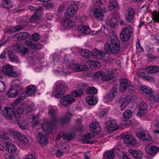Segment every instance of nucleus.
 Listing matches in <instances>:
<instances>
[{"label":"nucleus","mask_w":159,"mask_h":159,"mask_svg":"<svg viewBox=\"0 0 159 159\" xmlns=\"http://www.w3.org/2000/svg\"><path fill=\"white\" fill-rule=\"evenodd\" d=\"M48 112L52 118L51 121H48L43 123V128L44 131L49 130L57 123L59 122L62 124L68 123L70 119L71 115L70 113H66L65 116L59 120L57 117L56 110L52 108L49 109Z\"/></svg>","instance_id":"f257e3e1"},{"label":"nucleus","mask_w":159,"mask_h":159,"mask_svg":"<svg viewBox=\"0 0 159 159\" xmlns=\"http://www.w3.org/2000/svg\"><path fill=\"white\" fill-rule=\"evenodd\" d=\"M110 39L107 40L104 51L107 54H116L120 50L119 41L116 35L112 32L110 34Z\"/></svg>","instance_id":"f03ea898"},{"label":"nucleus","mask_w":159,"mask_h":159,"mask_svg":"<svg viewBox=\"0 0 159 159\" xmlns=\"http://www.w3.org/2000/svg\"><path fill=\"white\" fill-rule=\"evenodd\" d=\"M67 89V86L64 82L58 81L55 83L52 94L55 98H60L65 95Z\"/></svg>","instance_id":"7ed1b4c3"},{"label":"nucleus","mask_w":159,"mask_h":159,"mask_svg":"<svg viewBox=\"0 0 159 159\" xmlns=\"http://www.w3.org/2000/svg\"><path fill=\"white\" fill-rule=\"evenodd\" d=\"M95 5L96 6L100 7L102 9L95 8L92 10V13L95 18L102 20L104 18L103 11L102 9H104L103 6L106 3L104 0H93Z\"/></svg>","instance_id":"20e7f679"},{"label":"nucleus","mask_w":159,"mask_h":159,"mask_svg":"<svg viewBox=\"0 0 159 159\" xmlns=\"http://www.w3.org/2000/svg\"><path fill=\"white\" fill-rule=\"evenodd\" d=\"M134 29L131 26H129L122 29L120 33V38L123 42L129 40L132 35Z\"/></svg>","instance_id":"39448f33"},{"label":"nucleus","mask_w":159,"mask_h":159,"mask_svg":"<svg viewBox=\"0 0 159 159\" xmlns=\"http://www.w3.org/2000/svg\"><path fill=\"white\" fill-rule=\"evenodd\" d=\"M117 85H115L108 93L106 94L104 97L105 102L107 103L111 102L114 99V97L117 95Z\"/></svg>","instance_id":"423d86ee"},{"label":"nucleus","mask_w":159,"mask_h":159,"mask_svg":"<svg viewBox=\"0 0 159 159\" xmlns=\"http://www.w3.org/2000/svg\"><path fill=\"white\" fill-rule=\"evenodd\" d=\"M122 138L124 142L128 145V146L130 147L134 146L136 144L137 141L135 138L130 135L127 134L126 133L122 134Z\"/></svg>","instance_id":"0eeeda50"},{"label":"nucleus","mask_w":159,"mask_h":159,"mask_svg":"<svg viewBox=\"0 0 159 159\" xmlns=\"http://www.w3.org/2000/svg\"><path fill=\"white\" fill-rule=\"evenodd\" d=\"M13 70L12 66L9 64L4 65L2 68V71L5 75L10 77H15L17 76V74L13 71Z\"/></svg>","instance_id":"6e6552de"},{"label":"nucleus","mask_w":159,"mask_h":159,"mask_svg":"<svg viewBox=\"0 0 159 159\" xmlns=\"http://www.w3.org/2000/svg\"><path fill=\"white\" fill-rule=\"evenodd\" d=\"M0 113L7 119L11 120L13 119V110L10 108L5 107L3 109L0 107Z\"/></svg>","instance_id":"1a4fd4ad"},{"label":"nucleus","mask_w":159,"mask_h":159,"mask_svg":"<svg viewBox=\"0 0 159 159\" xmlns=\"http://www.w3.org/2000/svg\"><path fill=\"white\" fill-rule=\"evenodd\" d=\"M78 10V7L75 4L70 6L65 13V16L67 18L70 19L73 17Z\"/></svg>","instance_id":"9d476101"},{"label":"nucleus","mask_w":159,"mask_h":159,"mask_svg":"<svg viewBox=\"0 0 159 159\" xmlns=\"http://www.w3.org/2000/svg\"><path fill=\"white\" fill-rule=\"evenodd\" d=\"M105 130L107 132H111L116 130L118 126L115 120H111L107 122L104 125Z\"/></svg>","instance_id":"9b49d317"},{"label":"nucleus","mask_w":159,"mask_h":159,"mask_svg":"<svg viewBox=\"0 0 159 159\" xmlns=\"http://www.w3.org/2000/svg\"><path fill=\"white\" fill-rule=\"evenodd\" d=\"M137 138L141 140L149 141L151 140V137L149 133L145 130H142L136 134Z\"/></svg>","instance_id":"f8f14e48"},{"label":"nucleus","mask_w":159,"mask_h":159,"mask_svg":"<svg viewBox=\"0 0 159 159\" xmlns=\"http://www.w3.org/2000/svg\"><path fill=\"white\" fill-rule=\"evenodd\" d=\"M135 14V11L133 8H129L125 13L126 20L129 22H132L134 19Z\"/></svg>","instance_id":"ddd939ff"},{"label":"nucleus","mask_w":159,"mask_h":159,"mask_svg":"<svg viewBox=\"0 0 159 159\" xmlns=\"http://www.w3.org/2000/svg\"><path fill=\"white\" fill-rule=\"evenodd\" d=\"M75 100V99L71 95H67L61 100L60 102L62 105L65 106L71 104Z\"/></svg>","instance_id":"4468645a"},{"label":"nucleus","mask_w":159,"mask_h":159,"mask_svg":"<svg viewBox=\"0 0 159 159\" xmlns=\"http://www.w3.org/2000/svg\"><path fill=\"white\" fill-rule=\"evenodd\" d=\"M93 58L94 59H103L106 55L105 53L102 51L98 50L97 49L93 50Z\"/></svg>","instance_id":"2eb2a0df"},{"label":"nucleus","mask_w":159,"mask_h":159,"mask_svg":"<svg viewBox=\"0 0 159 159\" xmlns=\"http://www.w3.org/2000/svg\"><path fill=\"white\" fill-rule=\"evenodd\" d=\"M114 71L111 69H108L104 73L101 78L102 80L107 81L110 80L114 77Z\"/></svg>","instance_id":"dca6fc26"},{"label":"nucleus","mask_w":159,"mask_h":159,"mask_svg":"<svg viewBox=\"0 0 159 159\" xmlns=\"http://www.w3.org/2000/svg\"><path fill=\"white\" fill-rule=\"evenodd\" d=\"M37 139L39 143L42 146H45L48 143L47 138L41 133L39 132L38 134Z\"/></svg>","instance_id":"f3484780"},{"label":"nucleus","mask_w":159,"mask_h":159,"mask_svg":"<svg viewBox=\"0 0 159 159\" xmlns=\"http://www.w3.org/2000/svg\"><path fill=\"white\" fill-rule=\"evenodd\" d=\"M29 35V33L26 32L17 33L12 36V39L15 41L23 40L25 39Z\"/></svg>","instance_id":"a211bd4d"},{"label":"nucleus","mask_w":159,"mask_h":159,"mask_svg":"<svg viewBox=\"0 0 159 159\" xmlns=\"http://www.w3.org/2000/svg\"><path fill=\"white\" fill-rule=\"evenodd\" d=\"M147 105L144 102H141L138 106V109L137 115L138 116H141L143 115L147 112Z\"/></svg>","instance_id":"6ab92c4d"},{"label":"nucleus","mask_w":159,"mask_h":159,"mask_svg":"<svg viewBox=\"0 0 159 159\" xmlns=\"http://www.w3.org/2000/svg\"><path fill=\"white\" fill-rule=\"evenodd\" d=\"M89 129L93 132L98 133L101 130V128L98 123L93 122L89 125Z\"/></svg>","instance_id":"aec40b11"},{"label":"nucleus","mask_w":159,"mask_h":159,"mask_svg":"<svg viewBox=\"0 0 159 159\" xmlns=\"http://www.w3.org/2000/svg\"><path fill=\"white\" fill-rule=\"evenodd\" d=\"M140 90L143 92L142 93L147 97H152L154 93V92L151 89L145 86L141 88Z\"/></svg>","instance_id":"412c9836"},{"label":"nucleus","mask_w":159,"mask_h":159,"mask_svg":"<svg viewBox=\"0 0 159 159\" xmlns=\"http://www.w3.org/2000/svg\"><path fill=\"white\" fill-rule=\"evenodd\" d=\"M61 25L66 28H71L75 25L74 21L71 20H64L61 21Z\"/></svg>","instance_id":"4be33fe9"},{"label":"nucleus","mask_w":159,"mask_h":159,"mask_svg":"<svg viewBox=\"0 0 159 159\" xmlns=\"http://www.w3.org/2000/svg\"><path fill=\"white\" fill-rule=\"evenodd\" d=\"M159 149V148L153 145L147 146L145 148V150L148 154L153 155L157 152Z\"/></svg>","instance_id":"5701e85b"},{"label":"nucleus","mask_w":159,"mask_h":159,"mask_svg":"<svg viewBox=\"0 0 159 159\" xmlns=\"http://www.w3.org/2000/svg\"><path fill=\"white\" fill-rule=\"evenodd\" d=\"M36 90L35 87L34 85H31L27 87L25 93L27 96H33L34 95Z\"/></svg>","instance_id":"b1692460"},{"label":"nucleus","mask_w":159,"mask_h":159,"mask_svg":"<svg viewBox=\"0 0 159 159\" xmlns=\"http://www.w3.org/2000/svg\"><path fill=\"white\" fill-rule=\"evenodd\" d=\"M128 152L135 159H141L142 157L143 153L140 151L129 149Z\"/></svg>","instance_id":"393cba45"},{"label":"nucleus","mask_w":159,"mask_h":159,"mask_svg":"<svg viewBox=\"0 0 159 159\" xmlns=\"http://www.w3.org/2000/svg\"><path fill=\"white\" fill-rule=\"evenodd\" d=\"M88 104L90 106L95 105L97 102V98L94 96H88L85 98Z\"/></svg>","instance_id":"a878e982"},{"label":"nucleus","mask_w":159,"mask_h":159,"mask_svg":"<svg viewBox=\"0 0 159 159\" xmlns=\"http://www.w3.org/2000/svg\"><path fill=\"white\" fill-rule=\"evenodd\" d=\"M126 99L124 97H121L118 101V105L121 111H123L126 106Z\"/></svg>","instance_id":"bb28decb"},{"label":"nucleus","mask_w":159,"mask_h":159,"mask_svg":"<svg viewBox=\"0 0 159 159\" xmlns=\"http://www.w3.org/2000/svg\"><path fill=\"white\" fill-rule=\"evenodd\" d=\"M74 70L77 72H80L86 70H88L87 66L80 64H76L74 65Z\"/></svg>","instance_id":"cd10ccee"},{"label":"nucleus","mask_w":159,"mask_h":159,"mask_svg":"<svg viewBox=\"0 0 159 159\" xmlns=\"http://www.w3.org/2000/svg\"><path fill=\"white\" fill-rule=\"evenodd\" d=\"M127 79H123L120 80V90L122 92H124L126 89L128 85Z\"/></svg>","instance_id":"c85d7f7f"},{"label":"nucleus","mask_w":159,"mask_h":159,"mask_svg":"<svg viewBox=\"0 0 159 159\" xmlns=\"http://www.w3.org/2000/svg\"><path fill=\"white\" fill-rule=\"evenodd\" d=\"M82 56L84 58L87 59L93 58V52L90 51L87 49L82 50L81 52Z\"/></svg>","instance_id":"c756f323"},{"label":"nucleus","mask_w":159,"mask_h":159,"mask_svg":"<svg viewBox=\"0 0 159 159\" xmlns=\"http://www.w3.org/2000/svg\"><path fill=\"white\" fill-rule=\"evenodd\" d=\"M146 70L150 73H156L159 71V66H148L146 68Z\"/></svg>","instance_id":"7c9ffc66"},{"label":"nucleus","mask_w":159,"mask_h":159,"mask_svg":"<svg viewBox=\"0 0 159 159\" xmlns=\"http://www.w3.org/2000/svg\"><path fill=\"white\" fill-rule=\"evenodd\" d=\"M19 92L16 89H11L9 90L7 93L6 95L8 98H13L16 97Z\"/></svg>","instance_id":"2f4dec72"},{"label":"nucleus","mask_w":159,"mask_h":159,"mask_svg":"<svg viewBox=\"0 0 159 159\" xmlns=\"http://www.w3.org/2000/svg\"><path fill=\"white\" fill-rule=\"evenodd\" d=\"M78 30L80 32L83 33L84 34H87L90 33V30L89 28L84 25H80L78 27Z\"/></svg>","instance_id":"473e14b6"},{"label":"nucleus","mask_w":159,"mask_h":159,"mask_svg":"<svg viewBox=\"0 0 159 159\" xmlns=\"http://www.w3.org/2000/svg\"><path fill=\"white\" fill-rule=\"evenodd\" d=\"M6 150L10 153H14L16 151L17 147L12 144L7 143L6 146Z\"/></svg>","instance_id":"72a5a7b5"},{"label":"nucleus","mask_w":159,"mask_h":159,"mask_svg":"<svg viewBox=\"0 0 159 159\" xmlns=\"http://www.w3.org/2000/svg\"><path fill=\"white\" fill-rule=\"evenodd\" d=\"M132 111H131L129 109H127L123 113L122 115V119L124 121L130 118L132 116Z\"/></svg>","instance_id":"f704fd0d"},{"label":"nucleus","mask_w":159,"mask_h":159,"mask_svg":"<svg viewBox=\"0 0 159 159\" xmlns=\"http://www.w3.org/2000/svg\"><path fill=\"white\" fill-rule=\"evenodd\" d=\"M8 54L9 59L10 61L18 63V57L16 56L12 51L9 50L8 52Z\"/></svg>","instance_id":"c9c22d12"},{"label":"nucleus","mask_w":159,"mask_h":159,"mask_svg":"<svg viewBox=\"0 0 159 159\" xmlns=\"http://www.w3.org/2000/svg\"><path fill=\"white\" fill-rule=\"evenodd\" d=\"M23 111H26L27 113L31 112L34 107V105L33 103L27 105H24L21 107Z\"/></svg>","instance_id":"e433bc0d"},{"label":"nucleus","mask_w":159,"mask_h":159,"mask_svg":"<svg viewBox=\"0 0 159 159\" xmlns=\"http://www.w3.org/2000/svg\"><path fill=\"white\" fill-rule=\"evenodd\" d=\"M23 111L21 107H18L17 109L15 108V111L13 112V114L16 118H19L21 117Z\"/></svg>","instance_id":"4c0bfd02"},{"label":"nucleus","mask_w":159,"mask_h":159,"mask_svg":"<svg viewBox=\"0 0 159 159\" xmlns=\"http://www.w3.org/2000/svg\"><path fill=\"white\" fill-rule=\"evenodd\" d=\"M17 137L20 142L24 144H27L29 143L28 140L26 137L20 133Z\"/></svg>","instance_id":"58836bf2"},{"label":"nucleus","mask_w":159,"mask_h":159,"mask_svg":"<svg viewBox=\"0 0 159 159\" xmlns=\"http://www.w3.org/2000/svg\"><path fill=\"white\" fill-rule=\"evenodd\" d=\"M27 96H27L26 93L25 92L21 93L18 96L17 99L14 102V104L15 105H17V104L19 103L20 101L24 99Z\"/></svg>","instance_id":"ea45409f"},{"label":"nucleus","mask_w":159,"mask_h":159,"mask_svg":"<svg viewBox=\"0 0 159 159\" xmlns=\"http://www.w3.org/2000/svg\"><path fill=\"white\" fill-rule=\"evenodd\" d=\"M114 155L113 151H110L107 152L104 156V159H113Z\"/></svg>","instance_id":"a19ab883"},{"label":"nucleus","mask_w":159,"mask_h":159,"mask_svg":"<svg viewBox=\"0 0 159 159\" xmlns=\"http://www.w3.org/2000/svg\"><path fill=\"white\" fill-rule=\"evenodd\" d=\"M41 38L39 34L37 33H35L30 36V40L36 42L38 41Z\"/></svg>","instance_id":"79ce46f5"},{"label":"nucleus","mask_w":159,"mask_h":159,"mask_svg":"<svg viewBox=\"0 0 159 159\" xmlns=\"http://www.w3.org/2000/svg\"><path fill=\"white\" fill-rule=\"evenodd\" d=\"M10 0H3L2 2V6L6 8H11L12 6V3L9 1Z\"/></svg>","instance_id":"37998d69"},{"label":"nucleus","mask_w":159,"mask_h":159,"mask_svg":"<svg viewBox=\"0 0 159 159\" xmlns=\"http://www.w3.org/2000/svg\"><path fill=\"white\" fill-rule=\"evenodd\" d=\"M86 92L89 94L95 95L97 93V90L94 87H89L86 89Z\"/></svg>","instance_id":"c03bdc74"},{"label":"nucleus","mask_w":159,"mask_h":159,"mask_svg":"<svg viewBox=\"0 0 159 159\" xmlns=\"http://www.w3.org/2000/svg\"><path fill=\"white\" fill-rule=\"evenodd\" d=\"M83 93V91L81 90H74L71 93L72 95L75 97H78Z\"/></svg>","instance_id":"a18cd8bd"},{"label":"nucleus","mask_w":159,"mask_h":159,"mask_svg":"<svg viewBox=\"0 0 159 159\" xmlns=\"http://www.w3.org/2000/svg\"><path fill=\"white\" fill-rule=\"evenodd\" d=\"M41 16L34 13L31 17L30 21L32 22H34L39 20L40 19Z\"/></svg>","instance_id":"49530a36"},{"label":"nucleus","mask_w":159,"mask_h":159,"mask_svg":"<svg viewBox=\"0 0 159 159\" xmlns=\"http://www.w3.org/2000/svg\"><path fill=\"white\" fill-rule=\"evenodd\" d=\"M109 8L111 10L113 9L117 10L118 9V3L115 2H111L109 5Z\"/></svg>","instance_id":"de8ad7c7"},{"label":"nucleus","mask_w":159,"mask_h":159,"mask_svg":"<svg viewBox=\"0 0 159 159\" xmlns=\"http://www.w3.org/2000/svg\"><path fill=\"white\" fill-rule=\"evenodd\" d=\"M117 21L116 18H113L107 22V25L112 27H115L116 25Z\"/></svg>","instance_id":"09e8293b"},{"label":"nucleus","mask_w":159,"mask_h":159,"mask_svg":"<svg viewBox=\"0 0 159 159\" xmlns=\"http://www.w3.org/2000/svg\"><path fill=\"white\" fill-rule=\"evenodd\" d=\"M93 137V134L89 133L86 134L84 136H83L82 138V140L83 141L84 140H89L91 139Z\"/></svg>","instance_id":"8fccbe9b"},{"label":"nucleus","mask_w":159,"mask_h":159,"mask_svg":"<svg viewBox=\"0 0 159 159\" xmlns=\"http://www.w3.org/2000/svg\"><path fill=\"white\" fill-rule=\"evenodd\" d=\"M73 138V135L71 134H67L63 135V138L66 140H70Z\"/></svg>","instance_id":"3c124183"},{"label":"nucleus","mask_w":159,"mask_h":159,"mask_svg":"<svg viewBox=\"0 0 159 159\" xmlns=\"http://www.w3.org/2000/svg\"><path fill=\"white\" fill-rule=\"evenodd\" d=\"M29 52L27 48L25 47H21L19 49V52L22 54H25Z\"/></svg>","instance_id":"603ef678"},{"label":"nucleus","mask_w":159,"mask_h":159,"mask_svg":"<svg viewBox=\"0 0 159 159\" xmlns=\"http://www.w3.org/2000/svg\"><path fill=\"white\" fill-rule=\"evenodd\" d=\"M153 19L157 22H159V11H156L152 15Z\"/></svg>","instance_id":"864d4df0"},{"label":"nucleus","mask_w":159,"mask_h":159,"mask_svg":"<svg viewBox=\"0 0 159 159\" xmlns=\"http://www.w3.org/2000/svg\"><path fill=\"white\" fill-rule=\"evenodd\" d=\"M44 6L47 9L50 10L54 8L55 5L53 3L49 2L45 4Z\"/></svg>","instance_id":"5fc2aeb1"},{"label":"nucleus","mask_w":159,"mask_h":159,"mask_svg":"<svg viewBox=\"0 0 159 159\" xmlns=\"http://www.w3.org/2000/svg\"><path fill=\"white\" fill-rule=\"evenodd\" d=\"M129 92L131 94H133L135 91V88L132 84H129L128 86Z\"/></svg>","instance_id":"6e6d98bb"},{"label":"nucleus","mask_w":159,"mask_h":159,"mask_svg":"<svg viewBox=\"0 0 159 159\" xmlns=\"http://www.w3.org/2000/svg\"><path fill=\"white\" fill-rule=\"evenodd\" d=\"M5 88V83L3 81L0 80V93L4 91Z\"/></svg>","instance_id":"4d7b16f0"},{"label":"nucleus","mask_w":159,"mask_h":159,"mask_svg":"<svg viewBox=\"0 0 159 159\" xmlns=\"http://www.w3.org/2000/svg\"><path fill=\"white\" fill-rule=\"evenodd\" d=\"M104 72L102 71H97L94 74V76L95 78L102 76Z\"/></svg>","instance_id":"13d9d810"},{"label":"nucleus","mask_w":159,"mask_h":159,"mask_svg":"<svg viewBox=\"0 0 159 159\" xmlns=\"http://www.w3.org/2000/svg\"><path fill=\"white\" fill-rule=\"evenodd\" d=\"M36 157V155L34 153H32L27 155L25 159H35Z\"/></svg>","instance_id":"bf43d9fd"},{"label":"nucleus","mask_w":159,"mask_h":159,"mask_svg":"<svg viewBox=\"0 0 159 159\" xmlns=\"http://www.w3.org/2000/svg\"><path fill=\"white\" fill-rule=\"evenodd\" d=\"M13 28L14 29V32L19 31L20 30H22L23 29V27L21 25H17L14 26L13 27Z\"/></svg>","instance_id":"052dcab7"},{"label":"nucleus","mask_w":159,"mask_h":159,"mask_svg":"<svg viewBox=\"0 0 159 159\" xmlns=\"http://www.w3.org/2000/svg\"><path fill=\"white\" fill-rule=\"evenodd\" d=\"M33 122V124L36 125L39 123V119L36 116H33L32 117Z\"/></svg>","instance_id":"680f3d73"},{"label":"nucleus","mask_w":159,"mask_h":159,"mask_svg":"<svg viewBox=\"0 0 159 159\" xmlns=\"http://www.w3.org/2000/svg\"><path fill=\"white\" fill-rule=\"evenodd\" d=\"M10 132L12 135V136H15L17 137L20 132L16 130H10Z\"/></svg>","instance_id":"e2e57ef3"},{"label":"nucleus","mask_w":159,"mask_h":159,"mask_svg":"<svg viewBox=\"0 0 159 159\" xmlns=\"http://www.w3.org/2000/svg\"><path fill=\"white\" fill-rule=\"evenodd\" d=\"M108 111L106 109H104L101 112L100 116L101 117L107 115Z\"/></svg>","instance_id":"0e129e2a"},{"label":"nucleus","mask_w":159,"mask_h":159,"mask_svg":"<svg viewBox=\"0 0 159 159\" xmlns=\"http://www.w3.org/2000/svg\"><path fill=\"white\" fill-rule=\"evenodd\" d=\"M56 154L57 157H59L62 155L63 153L61 149H59L57 150Z\"/></svg>","instance_id":"69168bd1"},{"label":"nucleus","mask_w":159,"mask_h":159,"mask_svg":"<svg viewBox=\"0 0 159 159\" xmlns=\"http://www.w3.org/2000/svg\"><path fill=\"white\" fill-rule=\"evenodd\" d=\"M11 138V135L7 133H4L2 139H10Z\"/></svg>","instance_id":"338daca9"},{"label":"nucleus","mask_w":159,"mask_h":159,"mask_svg":"<svg viewBox=\"0 0 159 159\" xmlns=\"http://www.w3.org/2000/svg\"><path fill=\"white\" fill-rule=\"evenodd\" d=\"M4 157L5 159H15L13 156L10 154H5Z\"/></svg>","instance_id":"774afa93"}]
</instances>
